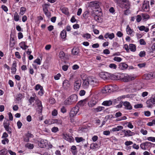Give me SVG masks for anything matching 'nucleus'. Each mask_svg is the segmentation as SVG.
<instances>
[{
	"label": "nucleus",
	"mask_w": 155,
	"mask_h": 155,
	"mask_svg": "<svg viewBox=\"0 0 155 155\" xmlns=\"http://www.w3.org/2000/svg\"><path fill=\"white\" fill-rule=\"evenodd\" d=\"M35 102L38 107V112L40 113H41L42 109V106L41 101L38 99H37L35 100Z\"/></svg>",
	"instance_id": "nucleus-16"
},
{
	"label": "nucleus",
	"mask_w": 155,
	"mask_h": 155,
	"mask_svg": "<svg viewBox=\"0 0 155 155\" xmlns=\"http://www.w3.org/2000/svg\"><path fill=\"white\" fill-rule=\"evenodd\" d=\"M147 139L149 141L153 142H155V137H147Z\"/></svg>",
	"instance_id": "nucleus-53"
},
{
	"label": "nucleus",
	"mask_w": 155,
	"mask_h": 155,
	"mask_svg": "<svg viewBox=\"0 0 155 155\" xmlns=\"http://www.w3.org/2000/svg\"><path fill=\"white\" fill-rule=\"evenodd\" d=\"M114 0L118 4H120V6L122 8L127 9H130V3L128 0Z\"/></svg>",
	"instance_id": "nucleus-4"
},
{
	"label": "nucleus",
	"mask_w": 155,
	"mask_h": 155,
	"mask_svg": "<svg viewBox=\"0 0 155 155\" xmlns=\"http://www.w3.org/2000/svg\"><path fill=\"white\" fill-rule=\"evenodd\" d=\"M58 114V111L56 109H54L52 112V115L53 116H56Z\"/></svg>",
	"instance_id": "nucleus-60"
},
{
	"label": "nucleus",
	"mask_w": 155,
	"mask_h": 155,
	"mask_svg": "<svg viewBox=\"0 0 155 155\" xmlns=\"http://www.w3.org/2000/svg\"><path fill=\"white\" fill-rule=\"evenodd\" d=\"M5 130L8 132L9 134H11L12 130L11 127H5Z\"/></svg>",
	"instance_id": "nucleus-50"
},
{
	"label": "nucleus",
	"mask_w": 155,
	"mask_h": 155,
	"mask_svg": "<svg viewBox=\"0 0 155 155\" xmlns=\"http://www.w3.org/2000/svg\"><path fill=\"white\" fill-rule=\"evenodd\" d=\"M98 84V81L95 78L93 77H88L83 79L82 86L84 89H87L89 85L94 87L97 86Z\"/></svg>",
	"instance_id": "nucleus-1"
},
{
	"label": "nucleus",
	"mask_w": 155,
	"mask_h": 155,
	"mask_svg": "<svg viewBox=\"0 0 155 155\" xmlns=\"http://www.w3.org/2000/svg\"><path fill=\"white\" fill-rule=\"evenodd\" d=\"M129 48L130 50L133 52H134L136 50V47L133 44H130L129 45Z\"/></svg>",
	"instance_id": "nucleus-33"
},
{
	"label": "nucleus",
	"mask_w": 155,
	"mask_h": 155,
	"mask_svg": "<svg viewBox=\"0 0 155 155\" xmlns=\"http://www.w3.org/2000/svg\"><path fill=\"white\" fill-rule=\"evenodd\" d=\"M63 137L64 139L70 143L74 141L73 137L69 134H64Z\"/></svg>",
	"instance_id": "nucleus-13"
},
{
	"label": "nucleus",
	"mask_w": 155,
	"mask_h": 155,
	"mask_svg": "<svg viewBox=\"0 0 155 155\" xmlns=\"http://www.w3.org/2000/svg\"><path fill=\"white\" fill-rule=\"evenodd\" d=\"M121 132L124 133V136L127 137L132 136L135 134L134 132L131 131L130 130H122Z\"/></svg>",
	"instance_id": "nucleus-15"
},
{
	"label": "nucleus",
	"mask_w": 155,
	"mask_h": 155,
	"mask_svg": "<svg viewBox=\"0 0 155 155\" xmlns=\"http://www.w3.org/2000/svg\"><path fill=\"white\" fill-rule=\"evenodd\" d=\"M19 16L18 13L15 12L14 14V19L16 21H18L19 20Z\"/></svg>",
	"instance_id": "nucleus-41"
},
{
	"label": "nucleus",
	"mask_w": 155,
	"mask_h": 155,
	"mask_svg": "<svg viewBox=\"0 0 155 155\" xmlns=\"http://www.w3.org/2000/svg\"><path fill=\"white\" fill-rule=\"evenodd\" d=\"M48 5L47 4H45L43 6V11L44 12L48 11Z\"/></svg>",
	"instance_id": "nucleus-59"
},
{
	"label": "nucleus",
	"mask_w": 155,
	"mask_h": 155,
	"mask_svg": "<svg viewBox=\"0 0 155 155\" xmlns=\"http://www.w3.org/2000/svg\"><path fill=\"white\" fill-rule=\"evenodd\" d=\"M142 19L144 21H146L150 18V16L149 15L146 13H142L141 14Z\"/></svg>",
	"instance_id": "nucleus-28"
},
{
	"label": "nucleus",
	"mask_w": 155,
	"mask_h": 155,
	"mask_svg": "<svg viewBox=\"0 0 155 155\" xmlns=\"http://www.w3.org/2000/svg\"><path fill=\"white\" fill-rule=\"evenodd\" d=\"M115 37V35L114 33H110L107 32L104 35V37L106 39L109 38L110 40H112Z\"/></svg>",
	"instance_id": "nucleus-21"
},
{
	"label": "nucleus",
	"mask_w": 155,
	"mask_h": 155,
	"mask_svg": "<svg viewBox=\"0 0 155 155\" xmlns=\"http://www.w3.org/2000/svg\"><path fill=\"white\" fill-rule=\"evenodd\" d=\"M138 28L140 31H144L145 32H147L149 31V30L148 27H145L143 25H141L140 26H138Z\"/></svg>",
	"instance_id": "nucleus-25"
},
{
	"label": "nucleus",
	"mask_w": 155,
	"mask_h": 155,
	"mask_svg": "<svg viewBox=\"0 0 155 155\" xmlns=\"http://www.w3.org/2000/svg\"><path fill=\"white\" fill-rule=\"evenodd\" d=\"M83 37L87 39H89L91 38V35L89 33H85L83 35Z\"/></svg>",
	"instance_id": "nucleus-51"
},
{
	"label": "nucleus",
	"mask_w": 155,
	"mask_h": 155,
	"mask_svg": "<svg viewBox=\"0 0 155 155\" xmlns=\"http://www.w3.org/2000/svg\"><path fill=\"white\" fill-rule=\"evenodd\" d=\"M140 131V133L143 134V135H146L147 134V131L146 130H144L143 128H141Z\"/></svg>",
	"instance_id": "nucleus-56"
},
{
	"label": "nucleus",
	"mask_w": 155,
	"mask_h": 155,
	"mask_svg": "<svg viewBox=\"0 0 155 155\" xmlns=\"http://www.w3.org/2000/svg\"><path fill=\"white\" fill-rule=\"evenodd\" d=\"M22 98V95L21 94H19L17 95L15 101L18 103H19L21 101Z\"/></svg>",
	"instance_id": "nucleus-36"
},
{
	"label": "nucleus",
	"mask_w": 155,
	"mask_h": 155,
	"mask_svg": "<svg viewBox=\"0 0 155 155\" xmlns=\"http://www.w3.org/2000/svg\"><path fill=\"white\" fill-rule=\"evenodd\" d=\"M19 47L23 50H26L28 48V46L27 45L26 42L21 41L19 44Z\"/></svg>",
	"instance_id": "nucleus-17"
},
{
	"label": "nucleus",
	"mask_w": 155,
	"mask_h": 155,
	"mask_svg": "<svg viewBox=\"0 0 155 155\" xmlns=\"http://www.w3.org/2000/svg\"><path fill=\"white\" fill-rule=\"evenodd\" d=\"M133 143L132 141H126L124 143L125 145L126 146H128L129 145H131Z\"/></svg>",
	"instance_id": "nucleus-64"
},
{
	"label": "nucleus",
	"mask_w": 155,
	"mask_h": 155,
	"mask_svg": "<svg viewBox=\"0 0 155 155\" xmlns=\"http://www.w3.org/2000/svg\"><path fill=\"white\" fill-rule=\"evenodd\" d=\"M9 125L10 123L9 122V121L8 120H7L4 121L3 123V125L4 128L9 127Z\"/></svg>",
	"instance_id": "nucleus-49"
},
{
	"label": "nucleus",
	"mask_w": 155,
	"mask_h": 155,
	"mask_svg": "<svg viewBox=\"0 0 155 155\" xmlns=\"http://www.w3.org/2000/svg\"><path fill=\"white\" fill-rule=\"evenodd\" d=\"M136 21L137 22H140L142 19L141 15H138L136 17Z\"/></svg>",
	"instance_id": "nucleus-55"
},
{
	"label": "nucleus",
	"mask_w": 155,
	"mask_h": 155,
	"mask_svg": "<svg viewBox=\"0 0 155 155\" xmlns=\"http://www.w3.org/2000/svg\"><path fill=\"white\" fill-rule=\"evenodd\" d=\"M154 77L153 74L150 73L149 74H146L143 76L144 79L146 80H149L153 78Z\"/></svg>",
	"instance_id": "nucleus-20"
},
{
	"label": "nucleus",
	"mask_w": 155,
	"mask_h": 155,
	"mask_svg": "<svg viewBox=\"0 0 155 155\" xmlns=\"http://www.w3.org/2000/svg\"><path fill=\"white\" fill-rule=\"evenodd\" d=\"M25 147L29 149H32L34 147L33 144L31 143H27L25 145Z\"/></svg>",
	"instance_id": "nucleus-45"
},
{
	"label": "nucleus",
	"mask_w": 155,
	"mask_h": 155,
	"mask_svg": "<svg viewBox=\"0 0 155 155\" xmlns=\"http://www.w3.org/2000/svg\"><path fill=\"white\" fill-rule=\"evenodd\" d=\"M101 11L98 10H93L92 11L91 16L93 17L95 20L97 21H100L101 18L98 15V13H101Z\"/></svg>",
	"instance_id": "nucleus-7"
},
{
	"label": "nucleus",
	"mask_w": 155,
	"mask_h": 155,
	"mask_svg": "<svg viewBox=\"0 0 155 155\" xmlns=\"http://www.w3.org/2000/svg\"><path fill=\"white\" fill-rule=\"evenodd\" d=\"M89 12L88 11H85L83 14V16L85 19H87L89 17Z\"/></svg>",
	"instance_id": "nucleus-43"
},
{
	"label": "nucleus",
	"mask_w": 155,
	"mask_h": 155,
	"mask_svg": "<svg viewBox=\"0 0 155 155\" xmlns=\"http://www.w3.org/2000/svg\"><path fill=\"white\" fill-rule=\"evenodd\" d=\"M146 103L147 104V107L148 108H152L153 106L152 102L150 101V99L146 101Z\"/></svg>",
	"instance_id": "nucleus-42"
},
{
	"label": "nucleus",
	"mask_w": 155,
	"mask_h": 155,
	"mask_svg": "<svg viewBox=\"0 0 155 155\" xmlns=\"http://www.w3.org/2000/svg\"><path fill=\"white\" fill-rule=\"evenodd\" d=\"M41 60L39 58H37L34 61V62L37 64L38 65H40L41 62Z\"/></svg>",
	"instance_id": "nucleus-58"
},
{
	"label": "nucleus",
	"mask_w": 155,
	"mask_h": 155,
	"mask_svg": "<svg viewBox=\"0 0 155 155\" xmlns=\"http://www.w3.org/2000/svg\"><path fill=\"white\" fill-rule=\"evenodd\" d=\"M53 121V123H54V124H56L58 125L62 124V121L61 119H54Z\"/></svg>",
	"instance_id": "nucleus-35"
},
{
	"label": "nucleus",
	"mask_w": 155,
	"mask_h": 155,
	"mask_svg": "<svg viewBox=\"0 0 155 155\" xmlns=\"http://www.w3.org/2000/svg\"><path fill=\"white\" fill-rule=\"evenodd\" d=\"M120 78L124 82H128L134 80L136 77L134 75H128L127 74H122L120 76Z\"/></svg>",
	"instance_id": "nucleus-5"
},
{
	"label": "nucleus",
	"mask_w": 155,
	"mask_h": 155,
	"mask_svg": "<svg viewBox=\"0 0 155 155\" xmlns=\"http://www.w3.org/2000/svg\"><path fill=\"white\" fill-rule=\"evenodd\" d=\"M48 144V142L46 140L41 139L38 143L39 146L41 148H45Z\"/></svg>",
	"instance_id": "nucleus-12"
},
{
	"label": "nucleus",
	"mask_w": 155,
	"mask_h": 155,
	"mask_svg": "<svg viewBox=\"0 0 155 155\" xmlns=\"http://www.w3.org/2000/svg\"><path fill=\"white\" fill-rule=\"evenodd\" d=\"M155 144L149 142H145L142 143L140 145V148L143 150H148L152 147H153Z\"/></svg>",
	"instance_id": "nucleus-6"
},
{
	"label": "nucleus",
	"mask_w": 155,
	"mask_h": 155,
	"mask_svg": "<svg viewBox=\"0 0 155 155\" xmlns=\"http://www.w3.org/2000/svg\"><path fill=\"white\" fill-rule=\"evenodd\" d=\"M79 108L78 106H75L73 108L70 112L69 116L71 117L75 116L79 110Z\"/></svg>",
	"instance_id": "nucleus-10"
},
{
	"label": "nucleus",
	"mask_w": 155,
	"mask_h": 155,
	"mask_svg": "<svg viewBox=\"0 0 155 155\" xmlns=\"http://www.w3.org/2000/svg\"><path fill=\"white\" fill-rule=\"evenodd\" d=\"M82 81L81 79H78L76 80L74 83V89L77 91H78L81 86Z\"/></svg>",
	"instance_id": "nucleus-11"
},
{
	"label": "nucleus",
	"mask_w": 155,
	"mask_h": 155,
	"mask_svg": "<svg viewBox=\"0 0 155 155\" xmlns=\"http://www.w3.org/2000/svg\"><path fill=\"white\" fill-rule=\"evenodd\" d=\"M17 126L18 127V128L19 129H20L21 128V126L22 125V123L20 120H18L17 122Z\"/></svg>",
	"instance_id": "nucleus-61"
},
{
	"label": "nucleus",
	"mask_w": 155,
	"mask_h": 155,
	"mask_svg": "<svg viewBox=\"0 0 155 155\" xmlns=\"http://www.w3.org/2000/svg\"><path fill=\"white\" fill-rule=\"evenodd\" d=\"M8 151L7 149H4L0 150V155H6Z\"/></svg>",
	"instance_id": "nucleus-44"
},
{
	"label": "nucleus",
	"mask_w": 155,
	"mask_h": 155,
	"mask_svg": "<svg viewBox=\"0 0 155 155\" xmlns=\"http://www.w3.org/2000/svg\"><path fill=\"white\" fill-rule=\"evenodd\" d=\"M66 31L64 30H63L60 33V37L64 41H65L66 39Z\"/></svg>",
	"instance_id": "nucleus-22"
},
{
	"label": "nucleus",
	"mask_w": 155,
	"mask_h": 155,
	"mask_svg": "<svg viewBox=\"0 0 155 155\" xmlns=\"http://www.w3.org/2000/svg\"><path fill=\"white\" fill-rule=\"evenodd\" d=\"M32 137L33 135L30 134L28 133L26 137L24 139L25 141L26 142H28L29 140V137Z\"/></svg>",
	"instance_id": "nucleus-38"
},
{
	"label": "nucleus",
	"mask_w": 155,
	"mask_h": 155,
	"mask_svg": "<svg viewBox=\"0 0 155 155\" xmlns=\"http://www.w3.org/2000/svg\"><path fill=\"white\" fill-rule=\"evenodd\" d=\"M75 139L76 142L78 143L84 140V139L82 137H75Z\"/></svg>",
	"instance_id": "nucleus-40"
},
{
	"label": "nucleus",
	"mask_w": 155,
	"mask_h": 155,
	"mask_svg": "<svg viewBox=\"0 0 155 155\" xmlns=\"http://www.w3.org/2000/svg\"><path fill=\"white\" fill-rule=\"evenodd\" d=\"M96 104V102L95 101L91 100L88 103V104L90 107H92L94 106Z\"/></svg>",
	"instance_id": "nucleus-37"
},
{
	"label": "nucleus",
	"mask_w": 155,
	"mask_h": 155,
	"mask_svg": "<svg viewBox=\"0 0 155 155\" xmlns=\"http://www.w3.org/2000/svg\"><path fill=\"white\" fill-rule=\"evenodd\" d=\"M126 31L127 34L130 35V36L132 37L134 36V30L132 29H131L129 25H127V26L126 28Z\"/></svg>",
	"instance_id": "nucleus-14"
},
{
	"label": "nucleus",
	"mask_w": 155,
	"mask_h": 155,
	"mask_svg": "<svg viewBox=\"0 0 155 155\" xmlns=\"http://www.w3.org/2000/svg\"><path fill=\"white\" fill-rule=\"evenodd\" d=\"M146 64V63L144 62L143 63L139 64H138L137 66L139 68H142L145 67Z\"/></svg>",
	"instance_id": "nucleus-57"
},
{
	"label": "nucleus",
	"mask_w": 155,
	"mask_h": 155,
	"mask_svg": "<svg viewBox=\"0 0 155 155\" xmlns=\"http://www.w3.org/2000/svg\"><path fill=\"white\" fill-rule=\"evenodd\" d=\"M146 54L145 51H141L139 53V55L141 57H144Z\"/></svg>",
	"instance_id": "nucleus-63"
},
{
	"label": "nucleus",
	"mask_w": 155,
	"mask_h": 155,
	"mask_svg": "<svg viewBox=\"0 0 155 155\" xmlns=\"http://www.w3.org/2000/svg\"><path fill=\"white\" fill-rule=\"evenodd\" d=\"M128 67V65L123 62L120 63L119 64V68L121 70H124Z\"/></svg>",
	"instance_id": "nucleus-26"
},
{
	"label": "nucleus",
	"mask_w": 155,
	"mask_h": 155,
	"mask_svg": "<svg viewBox=\"0 0 155 155\" xmlns=\"http://www.w3.org/2000/svg\"><path fill=\"white\" fill-rule=\"evenodd\" d=\"M149 3V1L144 2V4L143 5V8L145 11L148 12L149 10L150 6Z\"/></svg>",
	"instance_id": "nucleus-18"
},
{
	"label": "nucleus",
	"mask_w": 155,
	"mask_h": 155,
	"mask_svg": "<svg viewBox=\"0 0 155 155\" xmlns=\"http://www.w3.org/2000/svg\"><path fill=\"white\" fill-rule=\"evenodd\" d=\"M79 52V49L76 48H74L72 50V53L73 54L77 55Z\"/></svg>",
	"instance_id": "nucleus-39"
},
{
	"label": "nucleus",
	"mask_w": 155,
	"mask_h": 155,
	"mask_svg": "<svg viewBox=\"0 0 155 155\" xmlns=\"http://www.w3.org/2000/svg\"><path fill=\"white\" fill-rule=\"evenodd\" d=\"M15 41L13 38H11L10 39L9 46L10 47H13L15 45Z\"/></svg>",
	"instance_id": "nucleus-32"
},
{
	"label": "nucleus",
	"mask_w": 155,
	"mask_h": 155,
	"mask_svg": "<svg viewBox=\"0 0 155 155\" xmlns=\"http://www.w3.org/2000/svg\"><path fill=\"white\" fill-rule=\"evenodd\" d=\"M38 94L40 96H42L44 94V90L43 89V87L41 88V89H40L38 92Z\"/></svg>",
	"instance_id": "nucleus-54"
},
{
	"label": "nucleus",
	"mask_w": 155,
	"mask_h": 155,
	"mask_svg": "<svg viewBox=\"0 0 155 155\" xmlns=\"http://www.w3.org/2000/svg\"><path fill=\"white\" fill-rule=\"evenodd\" d=\"M100 77L104 80L108 79L110 78L109 73L105 72H101L99 74Z\"/></svg>",
	"instance_id": "nucleus-8"
},
{
	"label": "nucleus",
	"mask_w": 155,
	"mask_h": 155,
	"mask_svg": "<svg viewBox=\"0 0 155 155\" xmlns=\"http://www.w3.org/2000/svg\"><path fill=\"white\" fill-rule=\"evenodd\" d=\"M117 89V85H110L105 86L101 91V92L103 94L110 93L115 91Z\"/></svg>",
	"instance_id": "nucleus-3"
},
{
	"label": "nucleus",
	"mask_w": 155,
	"mask_h": 155,
	"mask_svg": "<svg viewBox=\"0 0 155 155\" xmlns=\"http://www.w3.org/2000/svg\"><path fill=\"white\" fill-rule=\"evenodd\" d=\"M109 67L112 69H116L117 68V65L115 64L111 63L109 64Z\"/></svg>",
	"instance_id": "nucleus-48"
},
{
	"label": "nucleus",
	"mask_w": 155,
	"mask_h": 155,
	"mask_svg": "<svg viewBox=\"0 0 155 155\" xmlns=\"http://www.w3.org/2000/svg\"><path fill=\"white\" fill-rule=\"evenodd\" d=\"M124 106L126 109L127 110H130L132 108V107L130 103L127 101H125L123 104Z\"/></svg>",
	"instance_id": "nucleus-24"
},
{
	"label": "nucleus",
	"mask_w": 155,
	"mask_h": 155,
	"mask_svg": "<svg viewBox=\"0 0 155 155\" xmlns=\"http://www.w3.org/2000/svg\"><path fill=\"white\" fill-rule=\"evenodd\" d=\"M89 7L93 9H97L99 8V2L97 1L91 2L89 4Z\"/></svg>",
	"instance_id": "nucleus-9"
},
{
	"label": "nucleus",
	"mask_w": 155,
	"mask_h": 155,
	"mask_svg": "<svg viewBox=\"0 0 155 155\" xmlns=\"http://www.w3.org/2000/svg\"><path fill=\"white\" fill-rule=\"evenodd\" d=\"M78 101V96L76 94H73L67 98L64 101V104L68 105L72 104Z\"/></svg>",
	"instance_id": "nucleus-2"
},
{
	"label": "nucleus",
	"mask_w": 155,
	"mask_h": 155,
	"mask_svg": "<svg viewBox=\"0 0 155 155\" xmlns=\"http://www.w3.org/2000/svg\"><path fill=\"white\" fill-rule=\"evenodd\" d=\"M26 11V8L23 7H21L20 8L19 15H23L25 14Z\"/></svg>",
	"instance_id": "nucleus-34"
},
{
	"label": "nucleus",
	"mask_w": 155,
	"mask_h": 155,
	"mask_svg": "<svg viewBox=\"0 0 155 155\" xmlns=\"http://www.w3.org/2000/svg\"><path fill=\"white\" fill-rule=\"evenodd\" d=\"M100 147L98 144L96 143H92L91 144L90 148L94 150H97Z\"/></svg>",
	"instance_id": "nucleus-23"
},
{
	"label": "nucleus",
	"mask_w": 155,
	"mask_h": 155,
	"mask_svg": "<svg viewBox=\"0 0 155 155\" xmlns=\"http://www.w3.org/2000/svg\"><path fill=\"white\" fill-rule=\"evenodd\" d=\"M113 60L117 62H120L122 61V59L119 57H115L114 58Z\"/></svg>",
	"instance_id": "nucleus-52"
},
{
	"label": "nucleus",
	"mask_w": 155,
	"mask_h": 155,
	"mask_svg": "<svg viewBox=\"0 0 155 155\" xmlns=\"http://www.w3.org/2000/svg\"><path fill=\"white\" fill-rule=\"evenodd\" d=\"M70 86L69 81L67 80H65L63 83V87L65 89H66Z\"/></svg>",
	"instance_id": "nucleus-30"
},
{
	"label": "nucleus",
	"mask_w": 155,
	"mask_h": 155,
	"mask_svg": "<svg viewBox=\"0 0 155 155\" xmlns=\"http://www.w3.org/2000/svg\"><path fill=\"white\" fill-rule=\"evenodd\" d=\"M125 97V95H123L120 96L115 99H113L112 100L113 104H116L119 103L121 101L122 99L124 98Z\"/></svg>",
	"instance_id": "nucleus-19"
},
{
	"label": "nucleus",
	"mask_w": 155,
	"mask_h": 155,
	"mask_svg": "<svg viewBox=\"0 0 155 155\" xmlns=\"http://www.w3.org/2000/svg\"><path fill=\"white\" fill-rule=\"evenodd\" d=\"M123 128V127L121 125H118L116 127L113 128L111 131L113 132L119 131L122 130Z\"/></svg>",
	"instance_id": "nucleus-29"
},
{
	"label": "nucleus",
	"mask_w": 155,
	"mask_h": 155,
	"mask_svg": "<svg viewBox=\"0 0 155 155\" xmlns=\"http://www.w3.org/2000/svg\"><path fill=\"white\" fill-rule=\"evenodd\" d=\"M35 94L34 93L32 95L33 97H30L29 100V102L30 103V104H31V103L34 102V101L35 100Z\"/></svg>",
	"instance_id": "nucleus-46"
},
{
	"label": "nucleus",
	"mask_w": 155,
	"mask_h": 155,
	"mask_svg": "<svg viewBox=\"0 0 155 155\" xmlns=\"http://www.w3.org/2000/svg\"><path fill=\"white\" fill-rule=\"evenodd\" d=\"M42 88H43V87L40 84H38L35 86L34 89L36 91H38L40 90V89H41Z\"/></svg>",
	"instance_id": "nucleus-47"
},
{
	"label": "nucleus",
	"mask_w": 155,
	"mask_h": 155,
	"mask_svg": "<svg viewBox=\"0 0 155 155\" xmlns=\"http://www.w3.org/2000/svg\"><path fill=\"white\" fill-rule=\"evenodd\" d=\"M112 104V101L111 100L104 101L102 104V105L107 106H109Z\"/></svg>",
	"instance_id": "nucleus-27"
},
{
	"label": "nucleus",
	"mask_w": 155,
	"mask_h": 155,
	"mask_svg": "<svg viewBox=\"0 0 155 155\" xmlns=\"http://www.w3.org/2000/svg\"><path fill=\"white\" fill-rule=\"evenodd\" d=\"M104 109V107L102 106H98L96 108H94V112H100Z\"/></svg>",
	"instance_id": "nucleus-31"
},
{
	"label": "nucleus",
	"mask_w": 155,
	"mask_h": 155,
	"mask_svg": "<svg viewBox=\"0 0 155 155\" xmlns=\"http://www.w3.org/2000/svg\"><path fill=\"white\" fill-rule=\"evenodd\" d=\"M51 130L52 132L56 133L59 130L58 127H54L52 128Z\"/></svg>",
	"instance_id": "nucleus-62"
}]
</instances>
